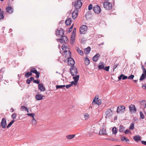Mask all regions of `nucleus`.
<instances>
[{
    "mask_svg": "<svg viewBox=\"0 0 146 146\" xmlns=\"http://www.w3.org/2000/svg\"><path fill=\"white\" fill-rule=\"evenodd\" d=\"M81 1L80 0H77L74 3H72V5H74V7L76 8L75 9L78 10V9H79L81 7L82 5Z\"/></svg>",
    "mask_w": 146,
    "mask_h": 146,
    "instance_id": "obj_1",
    "label": "nucleus"
},
{
    "mask_svg": "<svg viewBox=\"0 0 146 146\" xmlns=\"http://www.w3.org/2000/svg\"><path fill=\"white\" fill-rule=\"evenodd\" d=\"M70 72L71 75L73 76H76L78 74L76 68L74 66L71 67L70 69Z\"/></svg>",
    "mask_w": 146,
    "mask_h": 146,
    "instance_id": "obj_2",
    "label": "nucleus"
},
{
    "mask_svg": "<svg viewBox=\"0 0 146 146\" xmlns=\"http://www.w3.org/2000/svg\"><path fill=\"white\" fill-rule=\"evenodd\" d=\"M104 7L106 9L110 10L112 9V5L111 3L106 1L103 3Z\"/></svg>",
    "mask_w": 146,
    "mask_h": 146,
    "instance_id": "obj_3",
    "label": "nucleus"
},
{
    "mask_svg": "<svg viewBox=\"0 0 146 146\" xmlns=\"http://www.w3.org/2000/svg\"><path fill=\"white\" fill-rule=\"evenodd\" d=\"M125 109V107L124 106H121L117 107L116 111L117 113H121L124 112Z\"/></svg>",
    "mask_w": 146,
    "mask_h": 146,
    "instance_id": "obj_4",
    "label": "nucleus"
},
{
    "mask_svg": "<svg viewBox=\"0 0 146 146\" xmlns=\"http://www.w3.org/2000/svg\"><path fill=\"white\" fill-rule=\"evenodd\" d=\"M80 76L79 75H78L76 76H74L73 77V79L74 80V81H72L70 84H72V85L74 84V85H76L79 80Z\"/></svg>",
    "mask_w": 146,
    "mask_h": 146,
    "instance_id": "obj_5",
    "label": "nucleus"
},
{
    "mask_svg": "<svg viewBox=\"0 0 146 146\" xmlns=\"http://www.w3.org/2000/svg\"><path fill=\"white\" fill-rule=\"evenodd\" d=\"M64 32V31L63 29L59 28L56 31V35L58 36H61L63 35Z\"/></svg>",
    "mask_w": 146,
    "mask_h": 146,
    "instance_id": "obj_6",
    "label": "nucleus"
},
{
    "mask_svg": "<svg viewBox=\"0 0 146 146\" xmlns=\"http://www.w3.org/2000/svg\"><path fill=\"white\" fill-rule=\"evenodd\" d=\"M87 27L85 25H82L80 28V34H84L87 31Z\"/></svg>",
    "mask_w": 146,
    "mask_h": 146,
    "instance_id": "obj_7",
    "label": "nucleus"
},
{
    "mask_svg": "<svg viewBox=\"0 0 146 146\" xmlns=\"http://www.w3.org/2000/svg\"><path fill=\"white\" fill-rule=\"evenodd\" d=\"M93 10L96 13L99 14L101 11V9L100 7L98 5L94 6L93 7Z\"/></svg>",
    "mask_w": 146,
    "mask_h": 146,
    "instance_id": "obj_8",
    "label": "nucleus"
},
{
    "mask_svg": "<svg viewBox=\"0 0 146 146\" xmlns=\"http://www.w3.org/2000/svg\"><path fill=\"white\" fill-rule=\"evenodd\" d=\"M92 104L94 105L95 104L98 105H100L101 103V101L98 98H95L92 102Z\"/></svg>",
    "mask_w": 146,
    "mask_h": 146,
    "instance_id": "obj_9",
    "label": "nucleus"
},
{
    "mask_svg": "<svg viewBox=\"0 0 146 146\" xmlns=\"http://www.w3.org/2000/svg\"><path fill=\"white\" fill-rule=\"evenodd\" d=\"M67 58L68 59V65L71 66V67L74 66L75 62L73 59L71 57Z\"/></svg>",
    "mask_w": 146,
    "mask_h": 146,
    "instance_id": "obj_10",
    "label": "nucleus"
},
{
    "mask_svg": "<svg viewBox=\"0 0 146 146\" xmlns=\"http://www.w3.org/2000/svg\"><path fill=\"white\" fill-rule=\"evenodd\" d=\"M112 111L110 109L108 110L105 112L106 117V118L109 117L112 115Z\"/></svg>",
    "mask_w": 146,
    "mask_h": 146,
    "instance_id": "obj_11",
    "label": "nucleus"
},
{
    "mask_svg": "<svg viewBox=\"0 0 146 146\" xmlns=\"http://www.w3.org/2000/svg\"><path fill=\"white\" fill-rule=\"evenodd\" d=\"M59 41L61 43H63L67 42L68 39L66 36H63L61 38L59 39Z\"/></svg>",
    "mask_w": 146,
    "mask_h": 146,
    "instance_id": "obj_12",
    "label": "nucleus"
},
{
    "mask_svg": "<svg viewBox=\"0 0 146 146\" xmlns=\"http://www.w3.org/2000/svg\"><path fill=\"white\" fill-rule=\"evenodd\" d=\"M78 10L77 9H75L72 13V18L74 19L77 17Z\"/></svg>",
    "mask_w": 146,
    "mask_h": 146,
    "instance_id": "obj_13",
    "label": "nucleus"
},
{
    "mask_svg": "<svg viewBox=\"0 0 146 146\" xmlns=\"http://www.w3.org/2000/svg\"><path fill=\"white\" fill-rule=\"evenodd\" d=\"M129 110L131 112L135 113L136 111V110L135 105L131 104L129 106Z\"/></svg>",
    "mask_w": 146,
    "mask_h": 146,
    "instance_id": "obj_14",
    "label": "nucleus"
},
{
    "mask_svg": "<svg viewBox=\"0 0 146 146\" xmlns=\"http://www.w3.org/2000/svg\"><path fill=\"white\" fill-rule=\"evenodd\" d=\"M1 125L3 128H5L7 126V123L6 119L5 118H3L1 121Z\"/></svg>",
    "mask_w": 146,
    "mask_h": 146,
    "instance_id": "obj_15",
    "label": "nucleus"
},
{
    "mask_svg": "<svg viewBox=\"0 0 146 146\" xmlns=\"http://www.w3.org/2000/svg\"><path fill=\"white\" fill-rule=\"evenodd\" d=\"M38 88L41 91H44L45 90V88L42 84H38Z\"/></svg>",
    "mask_w": 146,
    "mask_h": 146,
    "instance_id": "obj_16",
    "label": "nucleus"
},
{
    "mask_svg": "<svg viewBox=\"0 0 146 146\" xmlns=\"http://www.w3.org/2000/svg\"><path fill=\"white\" fill-rule=\"evenodd\" d=\"M121 141H125L127 143H129V139L127 137L125 136H123L121 138Z\"/></svg>",
    "mask_w": 146,
    "mask_h": 146,
    "instance_id": "obj_17",
    "label": "nucleus"
},
{
    "mask_svg": "<svg viewBox=\"0 0 146 146\" xmlns=\"http://www.w3.org/2000/svg\"><path fill=\"white\" fill-rule=\"evenodd\" d=\"M43 97V96L41 94H37L36 95L35 98L37 100H42Z\"/></svg>",
    "mask_w": 146,
    "mask_h": 146,
    "instance_id": "obj_18",
    "label": "nucleus"
},
{
    "mask_svg": "<svg viewBox=\"0 0 146 146\" xmlns=\"http://www.w3.org/2000/svg\"><path fill=\"white\" fill-rule=\"evenodd\" d=\"M100 55L99 54H97L95 56H94L92 58V60L94 62L97 61L98 60Z\"/></svg>",
    "mask_w": 146,
    "mask_h": 146,
    "instance_id": "obj_19",
    "label": "nucleus"
},
{
    "mask_svg": "<svg viewBox=\"0 0 146 146\" xmlns=\"http://www.w3.org/2000/svg\"><path fill=\"white\" fill-rule=\"evenodd\" d=\"M75 35H74V34H72L70 40V42L71 44H73L74 43L75 41Z\"/></svg>",
    "mask_w": 146,
    "mask_h": 146,
    "instance_id": "obj_20",
    "label": "nucleus"
},
{
    "mask_svg": "<svg viewBox=\"0 0 146 146\" xmlns=\"http://www.w3.org/2000/svg\"><path fill=\"white\" fill-rule=\"evenodd\" d=\"M127 78V76H125L123 74H121L118 78L119 80H121V79H122V80H124L126 79Z\"/></svg>",
    "mask_w": 146,
    "mask_h": 146,
    "instance_id": "obj_21",
    "label": "nucleus"
},
{
    "mask_svg": "<svg viewBox=\"0 0 146 146\" xmlns=\"http://www.w3.org/2000/svg\"><path fill=\"white\" fill-rule=\"evenodd\" d=\"M6 10L7 12L11 13L13 11V9L10 7H8L6 8Z\"/></svg>",
    "mask_w": 146,
    "mask_h": 146,
    "instance_id": "obj_22",
    "label": "nucleus"
},
{
    "mask_svg": "<svg viewBox=\"0 0 146 146\" xmlns=\"http://www.w3.org/2000/svg\"><path fill=\"white\" fill-rule=\"evenodd\" d=\"M133 139L135 141H138L141 140V137L137 135H136L133 137Z\"/></svg>",
    "mask_w": 146,
    "mask_h": 146,
    "instance_id": "obj_23",
    "label": "nucleus"
},
{
    "mask_svg": "<svg viewBox=\"0 0 146 146\" xmlns=\"http://www.w3.org/2000/svg\"><path fill=\"white\" fill-rule=\"evenodd\" d=\"M72 22V19L70 18H69L66 20L65 23L67 25H69L71 24Z\"/></svg>",
    "mask_w": 146,
    "mask_h": 146,
    "instance_id": "obj_24",
    "label": "nucleus"
},
{
    "mask_svg": "<svg viewBox=\"0 0 146 146\" xmlns=\"http://www.w3.org/2000/svg\"><path fill=\"white\" fill-rule=\"evenodd\" d=\"M104 63L100 62L98 66V68L99 69H104Z\"/></svg>",
    "mask_w": 146,
    "mask_h": 146,
    "instance_id": "obj_25",
    "label": "nucleus"
},
{
    "mask_svg": "<svg viewBox=\"0 0 146 146\" xmlns=\"http://www.w3.org/2000/svg\"><path fill=\"white\" fill-rule=\"evenodd\" d=\"M91 50V48L90 47L85 49L84 50V52L86 54H88L90 52Z\"/></svg>",
    "mask_w": 146,
    "mask_h": 146,
    "instance_id": "obj_26",
    "label": "nucleus"
},
{
    "mask_svg": "<svg viewBox=\"0 0 146 146\" xmlns=\"http://www.w3.org/2000/svg\"><path fill=\"white\" fill-rule=\"evenodd\" d=\"M75 135L74 134L70 135H66V137L68 139H71L73 138L75 136Z\"/></svg>",
    "mask_w": 146,
    "mask_h": 146,
    "instance_id": "obj_27",
    "label": "nucleus"
},
{
    "mask_svg": "<svg viewBox=\"0 0 146 146\" xmlns=\"http://www.w3.org/2000/svg\"><path fill=\"white\" fill-rule=\"evenodd\" d=\"M100 135H107L106 131L105 129H102L99 132Z\"/></svg>",
    "mask_w": 146,
    "mask_h": 146,
    "instance_id": "obj_28",
    "label": "nucleus"
},
{
    "mask_svg": "<svg viewBox=\"0 0 146 146\" xmlns=\"http://www.w3.org/2000/svg\"><path fill=\"white\" fill-rule=\"evenodd\" d=\"M76 50L78 52V53L81 55L82 56L83 55L84 53L83 51L82 50H81L79 48H76Z\"/></svg>",
    "mask_w": 146,
    "mask_h": 146,
    "instance_id": "obj_29",
    "label": "nucleus"
},
{
    "mask_svg": "<svg viewBox=\"0 0 146 146\" xmlns=\"http://www.w3.org/2000/svg\"><path fill=\"white\" fill-rule=\"evenodd\" d=\"M66 53V58H68L70 57L71 56V52L70 51L67 50L65 52Z\"/></svg>",
    "mask_w": 146,
    "mask_h": 146,
    "instance_id": "obj_30",
    "label": "nucleus"
},
{
    "mask_svg": "<svg viewBox=\"0 0 146 146\" xmlns=\"http://www.w3.org/2000/svg\"><path fill=\"white\" fill-rule=\"evenodd\" d=\"M85 120L88 119L90 117L89 115L87 113H84L83 114Z\"/></svg>",
    "mask_w": 146,
    "mask_h": 146,
    "instance_id": "obj_31",
    "label": "nucleus"
},
{
    "mask_svg": "<svg viewBox=\"0 0 146 146\" xmlns=\"http://www.w3.org/2000/svg\"><path fill=\"white\" fill-rule=\"evenodd\" d=\"M32 75V73L31 72H27L25 74V76L26 78H28L30 76H31Z\"/></svg>",
    "mask_w": 146,
    "mask_h": 146,
    "instance_id": "obj_32",
    "label": "nucleus"
},
{
    "mask_svg": "<svg viewBox=\"0 0 146 146\" xmlns=\"http://www.w3.org/2000/svg\"><path fill=\"white\" fill-rule=\"evenodd\" d=\"M112 132L113 134H116L117 132V130L116 127H113L112 128Z\"/></svg>",
    "mask_w": 146,
    "mask_h": 146,
    "instance_id": "obj_33",
    "label": "nucleus"
},
{
    "mask_svg": "<svg viewBox=\"0 0 146 146\" xmlns=\"http://www.w3.org/2000/svg\"><path fill=\"white\" fill-rule=\"evenodd\" d=\"M125 130V127L121 125H120L119 126V131L122 132L123 131Z\"/></svg>",
    "mask_w": 146,
    "mask_h": 146,
    "instance_id": "obj_34",
    "label": "nucleus"
},
{
    "mask_svg": "<svg viewBox=\"0 0 146 146\" xmlns=\"http://www.w3.org/2000/svg\"><path fill=\"white\" fill-rule=\"evenodd\" d=\"M3 14V12L1 11V9H0V19H3L4 18V16Z\"/></svg>",
    "mask_w": 146,
    "mask_h": 146,
    "instance_id": "obj_35",
    "label": "nucleus"
},
{
    "mask_svg": "<svg viewBox=\"0 0 146 146\" xmlns=\"http://www.w3.org/2000/svg\"><path fill=\"white\" fill-rule=\"evenodd\" d=\"M84 63L86 65H88L90 63L89 60L88 58H86L84 61Z\"/></svg>",
    "mask_w": 146,
    "mask_h": 146,
    "instance_id": "obj_36",
    "label": "nucleus"
},
{
    "mask_svg": "<svg viewBox=\"0 0 146 146\" xmlns=\"http://www.w3.org/2000/svg\"><path fill=\"white\" fill-rule=\"evenodd\" d=\"M32 124L33 125H35L37 123V121L35 119L34 117L33 118L32 120Z\"/></svg>",
    "mask_w": 146,
    "mask_h": 146,
    "instance_id": "obj_37",
    "label": "nucleus"
},
{
    "mask_svg": "<svg viewBox=\"0 0 146 146\" xmlns=\"http://www.w3.org/2000/svg\"><path fill=\"white\" fill-rule=\"evenodd\" d=\"M15 122L14 120H13L11 122L7 125V128H9L11 126L13 123L14 122Z\"/></svg>",
    "mask_w": 146,
    "mask_h": 146,
    "instance_id": "obj_38",
    "label": "nucleus"
},
{
    "mask_svg": "<svg viewBox=\"0 0 146 146\" xmlns=\"http://www.w3.org/2000/svg\"><path fill=\"white\" fill-rule=\"evenodd\" d=\"M31 73H32L33 72V73H35V74L36 73H37L38 72L36 70V69H35V68H32L31 70Z\"/></svg>",
    "mask_w": 146,
    "mask_h": 146,
    "instance_id": "obj_39",
    "label": "nucleus"
},
{
    "mask_svg": "<svg viewBox=\"0 0 146 146\" xmlns=\"http://www.w3.org/2000/svg\"><path fill=\"white\" fill-rule=\"evenodd\" d=\"M134 128V123H131V125L129 126V129L131 130H133Z\"/></svg>",
    "mask_w": 146,
    "mask_h": 146,
    "instance_id": "obj_40",
    "label": "nucleus"
},
{
    "mask_svg": "<svg viewBox=\"0 0 146 146\" xmlns=\"http://www.w3.org/2000/svg\"><path fill=\"white\" fill-rule=\"evenodd\" d=\"M65 87V85H57L56 86V89L62 88Z\"/></svg>",
    "mask_w": 146,
    "mask_h": 146,
    "instance_id": "obj_41",
    "label": "nucleus"
},
{
    "mask_svg": "<svg viewBox=\"0 0 146 146\" xmlns=\"http://www.w3.org/2000/svg\"><path fill=\"white\" fill-rule=\"evenodd\" d=\"M145 78V76L144 74H143V73L141 76L139 80L140 81H142L144 80Z\"/></svg>",
    "mask_w": 146,
    "mask_h": 146,
    "instance_id": "obj_42",
    "label": "nucleus"
},
{
    "mask_svg": "<svg viewBox=\"0 0 146 146\" xmlns=\"http://www.w3.org/2000/svg\"><path fill=\"white\" fill-rule=\"evenodd\" d=\"M62 48L63 50L64 51V52H66L67 50L66 49V47L63 44L62 46Z\"/></svg>",
    "mask_w": 146,
    "mask_h": 146,
    "instance_id": "obj_43",
    "label": "nucleus"
},
{
    "mask_svg": "<svg viewBox=\"0 0 146 146\" xmlns=\"http://www.w3.org/2000/svg\"><path fill=\"white\" fill-rule=\"evenodd\" d=\"M16 116L17 114L15 113H14L12 115L11 117L13 119H14L16 118Z\"/></svg>",
    "mask_w": 146,
    "mask_h": 146,
    "instance_id": "obj_44",
    "label": "nucleus"
},
{
    "mask_svg": "<svg viewBox=\"0 0 146 146\" xmlns=\"http://www.w3.org/2000/svg\"><path fill=\"white\" fill-rule=\"evenodd\" d=\"M139 113L140 114L141 118L142 119H143L145 117L144 115L143 114L142 111H140Z\"/></svg>",
    "mask_w": 146,
    "mask_h": 146,
    "instance_id": "obj_45",
    "label": "nucleus"
},
{
    "mask_svg": "<svg viewBox=\"0 0 146 146\" xmlns=\"http://www.w3.org/2000/svg\"><path fill=\"white\" fill-rule=\"evenodd\" d=\"M27 115L28 116H31L33 118L34 117V116L35 115V114L33 113H28L27 114Z\"/></svg>",
    "mask_w": 146,
    "mask_h": 146,
    "instance_id": "obj_46",
    "label": "nucleus"
},
{
    "mask_svg": "<svg viewBox=\"0 0 146 146\" xmlns=\"http://www.w3.org/2000/svg\"><path fill=\"white\" fill-rule=\"evenodd\" d=\"M27 107L24 106H22L21 107L20 109L22 111L25 110Z\"/></svg>",
    "mask_w": 146,
    "mask_h": 146,
    "instance_id": "obj_47",
    "label": "nucleus"
},
{
    "mask_svg": "<svg viewBox=\"0 0 146 146\" xmlns=\"http://www.w3.org/2000/svg\"><path fill=\"white\" fill-rule=\"evenodd\" d=\"M134 76L133 75H131L130 76H129L127 78L129 79L132 80Z\"/></svg>",
    "mask_w": 146,
    "mask_h": 146,
    "instance_id": "obj_48",
    "label": "nucleus"
},
{
    "mask_svg": "<svg viewBox=\"0 0 146 146\" xmlns=\"http://www.w3.org/2000/svg\"><path fill=\"white\" fill-rule=\"evenodd\" d=\"M72 86V84H70L68 85H67L65 86L66 88H69L71 86Z\"/></svg>",
    "mask_w": 146,
    "mask_h": 146,
    "instance_id": "obj_49",
    "label": "nucleus"
},
{
    "mask_svg": "<svg viewBox=\"0 0 146 146\" xmlns=\"http://www.w3.org/2000/svg\"><path fill=\"white\" fill-rule=\"evenodd\" d=\"M109 68H110L109 66H107V67H105V68H104V70H105L108 71L109 70Z\"/></svg>",
    "mask_w": 146,
    "mask_h": 146,
    "instance_id": "obj_50",
    "label": "nucleus"
},
{
    "mask_svg": "<svg viewBox=\"0 0 146 146\" xmlns=\"http://www.w3.org/2000/svg\"><path fill=\"white\" fill-rule=\"evenodd\" d=\"M92 8V5L90 4L89 5L88 7V9L89 10H90Z\"/></svg>",
    "mask_w": 146,
    "mask_h": 146,
    "instance_id": "obj_51",
    "label": "nucleus"
},
{
    "mask_svg": "<svg viewBox=\"0 0 146 146\" xmlns=\"http://www.w3.org/2000/svg\"><path fill=\"white\" fill-rule=\"evenodd\" d=\"M73 27V24H72V25L71 26V27L69 29L68 31L69 32H71L72 31Z\"/></svg>",
    "mask_w": 146,
    "mask_h": 146,
    "instance_id": "obj_52",
    "label": "nucleus"
},
{
    "mask_svg": "<svg viewBox=\"0 0 146 146\" xmlns=\"http://www.w3.org/2000/svg\"><path fill=\"white\" fill-rule=\"evenodd\" d=\"M36 75V77L37 78H38L39 77L40 73L39 72H37V73H35Z\"/></svg>",
    "mask_w": 146,
    "mask_h": 146,
    "instance_id": "obj_53",
    "label": "nucleus"
},
{
    "mask_svg": "<svg viewBox=\"0 0 146 146\" xmlns=\"http://www.w3.org/2000/svg\"><path fill=\"white\" fill-rule=\"evenodd\" d=\"M76 28H74V29H73L72 34H74V35H75V33H76Z\"/></svg>",
    "mask_w": 146,
    "mask_h": 146,
    "instance_id": "obj_54",
    "label": "nucleus"
},
{
    "mask_svg": "<svg viewBox=\"0 0 146 146\" xmlns=\"http://www.w3.org/2000/svg\"><path fill=\"white\" fill-rule=\"evenodd\" d=\"M34 82L35 83L38 84L39 83V80H34Z\"/></svg>",
    "mask_w": 146,
    "mask_h": 146,
    "instance_id": "obj_55",
    "label": "nucleus"
},
{
    "mask_svg": "<svg viewBox=\"0 0 146 146\" xmlns=\"http://www.w3.org/2000/svg\"><path fill=\"white\" fill-rule=\"evenodd\" d=\"M130 132V130L129 129H126L125 130L124 132L126 134H127Z\"/></svg>",
    "mask_w": 146,
    "mask_h": 146,
    "instance_id": "obj_56",
    "label": "nucleus"
},
{
    "mask_svg": "<svg viewBox=\"0 0 146 146\" xmlns=\"http://www.w3.org/2000/svg\"><path fill=\"white\" fill-rule=\"evenodd\" d=\"M141 142L142 143V144L146 145V141H141Z\"/></svg>",
    "mask_w": 146,
    "mask_h": 146,
    "instance_id": "obj_57",
    "label": "nucleus"
},
{
    "mask_svg": "<svg viewBox=\"0 0 146 146\" xmlns=\"http://www.w3.org/2000/svg\"><path fill=\"white\" fill-rule=\"evenodd\" d=\"M29 79H30V81L34 80V78L33 77H31L30 78H29Z\"/></svg>",
    "mask_w": 146,
    "mask_h": 146,
    "instance_id": "obj_58",
    "label": "nucleus"
},
{
    "mask_svg": "<svg viewBox=\"0 0 146 146\" xmlns=\"http://www.w3.org/2000/svg\"><path fill=\"white\" fill-rule=\"evenodd\" d=\"M30 82L31 81H30V79H28L27 80V83L28 84H30Z\"/></svg>",
    "mask_w": 146,
    "mask_h": 146,
    "instance_id": "obj_59",
    "label": "nucleus"
},
{
    "mask_svg": "<svg viewBox=\"0 0 146 146\" xmlns=\"http://www.w3.org/2000/svg\"><path fill=\"white\" fill-rule=\"evenodd\" d=\"M142 87L143 89H144L146 90V85H143Z\"/></svg>",
    "mask_w": 146,
    "mask_h": 146,
    "instance_id": "obj_60",
    "label": "nucleus"
},
{
    "mask_svg": "<svg viewBox=\"0 0 146 146\" xmlns=\"http://www.w3.org/2000/svg\"><path fill=\"white\" fill-rule=\"evenodd\" d=\"M143 73L144 74H146V70L145 69H143Z\"/></svg>",
    "mask_w": 146,
    "mask_h": 146,
    "instance_id": "obj_61",
    "label": "nucleus"
},
{
    "mask_svg": "<svg viewBox=\"0 0 146 146\" xmlns=\"http://www.w3.org/2000/svg\"><path fill=\"white\" fill-rule=\"evenodd\" d=\"M145 100H143V101H141V104L142 105H143V104H144V103H145Z\"/></svg>",
    "mask_w": 146,
    "mask_h": 146,
    "instance_id": "obj_62",
    "label": "nucleus"
},
{
    "mask_svg": "<svg viewBox=\"0 0 146 146\" xmlns=\"http://www.w3.org/2000/svg\"><path fill=\"white\" fill-rule=\"evenodd\" d=\"M117 67V65H114L113 67V70L115 69L116 67Z\"/></svg>",
    "mask_w": 146,
    "mask_h": 146,
    "instance_id": "obj_63",
    "label": "nucleus"
},
{
    "mask_svg": "<svg viewBox=\"0 0 146 146\" xmlns=\"http://www.w3.org/2000/svg\"><path fill=\"white\" fill-rule=\"evenodd\" d=\"M14 111V110L13 109V108H11V111L12 112H13Z\"/></svg>",
    "mask_w": 146,
    "mask_h": 146,
    "instance_id": "obj_64",
    "label": "nucleus"
}]
</instances>
